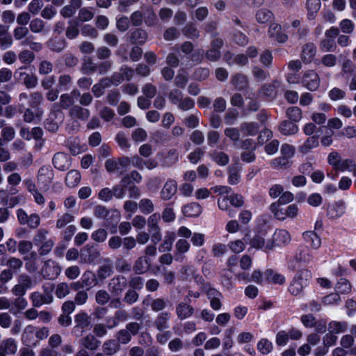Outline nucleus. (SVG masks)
I'll list each match as a JSON object with an SVG mask.
<instances>
[{
	"label": "nucleus",
	"mask_w": 356,
	"mask_h": 356,
	"mask_svg": "<svg viewBox=\"0 0 356 356\" xmlns=\"http://www.w3.org/2000/svg\"><path fill=\"white\" fill-rule=\"evenodd\" d=\"M129 186L128 177H123L119 184L114 186L112 188L113 197L117 199H123L125 197L126 191Z\"/></svg>",
	"instance_id": "25"
},
{
	"label": "nucleus",
	"mask_w": 356,
	"mask_h": 356,
	"mask_svg": "<svg viewBox=\"0 0 356 356\" xmlns=\"http://www.w3.org/2000/svg\"><path fill=\"white\" fill-rule=\"evenodd\" d=\"M302 82L308 90L314 91L319 87L320 78L314 70H309L305 72Z\"/></svg>",
	"instance_id": "6"
},
{
	"label": "nucleus",
	"mask_w": 356,
	"mask_h": 356,
	"mask_svg": "<svg viewBox=\"0 0 356 356\" xmlns=\"http://www.w3.org/2000/svg\"><path fill=\"white\" fill-rule=\"evenodd\" d=\"M70 293V285L67 282H60L55 287V295L59 299H63Z\"/></svg>",
	"instance_id": "44"
},
{
	"label": "nucleus",
	"mask_w": 356,
	"mask_h": 356,
	"mask_svg": "<svg viewBox=\"0 0 356 356\" xmlns=\"http://www.w3.org/2000/svg\"><path fill=\"white\" fill-rule=\"evenodd\" d=\"M94 17V13L91 8H81L78 13V19L81 22L90 21Z\"/></svg>",
	"instance_id": "52"
},
{
	"label": "nucleus",
	"mask_w": 356,
	"mask_h": 356,
	"mask_svg": "<svg viewBox=\"0 0 356 356\" xmlns=\"http://www.w3.org/2000/svg\"><path fill=\"white\" fill-rule=\"evenodd\" d=\"M178 319L182 321L190 318L194 313L193 307L186 302H179L175 309Z\"/></svg>",
	"instance_id": "12"
},
{
	"label": "nucleus",
	"mask_w": 356,
	"mask_h": 356,
	"mask_svg": "<svg viewBox=\"0 0 356 356\" xmlns=\"http://www.w3.org/2000/svg\"><path fill=\"white\" fill-rule=\"evenodd\" d=\"M81 343L86 348L95 350L100 346L101 341L94 334H88L82 339Z\"/></svg>",
	"instance_id": "28"
},
{
	"label": "nucleus",
	"mask_w": 356,
	"mask_h": 356,
	"mask_svg": "<svg viewBox=\"0 0 356 356\" xmlns=\"http://www.w3.org/2000/svg\"><path fill=\"white\" fill-rule=\"evenodd\" d=\"M348 328V323L345 321H332L328 324L329 332L334 334L345 332Z\"/></svg>",
	"instance_id": "38"
},
{
	"label": "nucleus",
	"mask_w": 356,
	"mask_h": 356,
	"mask_svg": "<svg viewBox=\"0 0 356 356\" xmlns=\"http://www.w3.org/2000/svg\"><path fill=\"white\" fill-rule=\"evenodd\" d=\"M341 161L342 158L339 152L332 151L328 154L327 162L335 170L339 171Z\"/></svg>",
	"instance_id": "47"
},
{
	"label": "nucleus",
	"mask_w": 356,
	"mask_h": 356,
	"mask_svg": "<svg viewBox=\"0 0 356 356\" xmlns=\"http://www.w3.org/2000/svg\"><path fill=\"white\" fill-rule=\"evenodd\" d=\"M232 83L236 88L243 90L248 86V81L246 76L244 74H236L232 76Z\"/></svg>",
	"instance_id": "43"
},
{
	"label": "nucleus",
	"mask_w": 356,
	"mask_h": 356,
	"mask_svg": "<svg viewBox=\"0 0 356 356\" xmlns=\"http://www.w3.org/2000/svg\"><path fill=\"white\" fill-rule=\"evenodd\" d=\"M319 46L321 49L325 52L332 51L336 47L334 40L327 37L321 41Z\"/></svg>",
	"instance_id": "62"
},
{
	"label": "nucleus",
	"mask_w": 356,
	"mask_h": 356,
	"mask_svg": "<svg viewBox=\"0 0 356 356\" xmlns=\"http://www.w3.org/2000/svg\"><path fill=\"white\" fill-rule=\"evenodd\" d=\"M127 285V281L124 277L117 276L111 280L108 288L112 294L118 296L126 289Z\"/></svg>",
	"instance_id": "10"
},
{
	"label": "nucleus",
	"mask_w": 356,
	"mask_h": 356,
	"mask_svg": "<svg viewBox=\"0 0 356 356\" xmlns=\"http://www.w3.org/2000/svg\"><path fill=\"white\" fill-rule=\"evenodd\" d=\"M16 297L17 298L11 302L12 308L10 311L14 314L24 310L28 305V302L24 297Z\"/></svg>",
	"instance_id": "40"
},
{
	"label": "nucleus",
	"mask_w": 356,
	"mask_h": 356,
	"mask_svg": "<svg viewBox=\"0 0 356 356\" xmlns=\"http://www.w3.org/2000/svg\"><path fill=\"white\" fill-rule=\"evenodd\" d=\"M257 348L261 354L266 355L272 351L273 343L266 339H262L257 343Z\"/></svg>",
	"instance_id": "56"
},
{
	"label": "nucleus",
	"mask_w": 356,
	"mask_h": 356,
	"mask_svg": "<svg viewBox=\"0 0 356 356\" xmlns=\"http://www.w3.org/2000/svg\"><path fill=\"white\" fill-rule=\"evenodd\" d=\"M138 208L141 213L144 214H149L153 212L154 205L150 199L143 198L139 201Z\"/></svg>",
	"instance_id": "46"
},
{
	"label": "nucleus",
	"mask_w": 356,
	"mask_h": 356,
	"mask_svg": "<svg viewBox=\"0 0 356 356\" xmlns=\"http://www.w3.org/2000/svg\"><path fill=\"white\" fill-rule=\"evenodd\" d=\"M150 265L149 259L145 256H142L136 261L134 269L137 274H142L149 268Z\"/></svg>",
	"instance_id": "31"
},
{
	"label": "nucleus",
	"mask_w": 356,
	"mask_h": 356,
	"mask_svg": "<svg viewBox=\"0 0 356 356\" xmlns=\"http://www.w3.org/2000/svg\"><path fill=\"white\" fill-rule=\"evenodd\" d=\"M0 348L6 355H14L17 352V344L14 339L8 338L1 343Z\"/></svg>",
	"instance_id": "35"
},
{
	"label": "nucleus",
	"mask_w": 356,
	"mask_h": 356,
	"mask_svg": "<svg viewBox=\"0 0 356 356\" xmlns=\"http://www.w3.org/2000/svg\"><path fill=\"white\" fill-rule=\"evenodd\" d=\"M191 245L185 238L179 239L175 243V259L177 261H181L184 256L190 250Z\"/></svg>",
	"instance_id": "11"
},
{
	"label": "nucleus",
	"mask_w": 356,
	"mask_h": 356,
	"mask_svg": "<svg viewBox=\"0 0 356 356\" xmlns=\"http://www.w3.org/2000/svg\"><path fill=\"white\" fill-rule=\"evenodd\" d=\"M54 173L52 170L47 167L42 166L40 168L38 173V183L41 186V188L47 191L52 181Z\"/></svg>",
	"instance_id": "5"
},
{
	"label": "nucleus",
	"mask_w": 356,
	"mask_h": 356,
	"mask_svg": "<svg viewBox=\"0 0 356 356\" xmlns=\"http://www.w3.org/2000/svg\"><path fill=\"white\" fill-rule=\"evenodd\" d=\"M168 302L167 299L161 298L154 299L150 303L151 309L154 312L163 311L167 307Z\"/></svg>",
	"instance_id": "55"
},
{
	"label": "nucleus",
	"mask_w": 356,
	"mask_h": 356,
	"mask_svg": "<svg viewBox=\"0 0 356 356\" xmlns=\"http://www.w3.org/2000/svg\"><path fill=\"white\" fill-rule=\"evenodd\" d=\"M278 81H275L271 84L265 85L263 87L262 92L264 95L273 97L276 94V89L280 86Z\"/></svg>",
	"instance_id": "63"
},
{
	"label": "nucleus",
	"mask_w": 356,
	"mask_h": 356,
	"mask_svg": "<svg viewBox=\"0 0 356 356\" xmlns=\"http://www.w3.org/2000/svg\"><path fill=\"white\" fill-rule=\"evenodd\" d=\"M121 348L119 342L116 339H109L106 340L102 345L103 353L108 356L117 353Z\"/></svg>",
	"instance_id": "20"
},
{
	"label": "nucleus",
	"mask_w": 356,
	"mask_h": 356,
	"mask_svg": "<svg viewBox=\"0 0 356 356\" xmlns=\"http://www.w3.org/2000/svg\"><path fill=\"white\" fill-rule=\"evenodd\" d=\"M279 130L284 135H293L298 131V127L293 122L284 120L280 124Z\"/></svg>",
	"instance_id": "33"
},
{
	"label": "nucleus",
	"mask_w": 356,
	"mask_h": 356,
	"mask_svg": "<svg viewBox=\"0 0 356 356\" xmlns=\"http://www.w3.org/2000/svg\"><path fill=\"white\" fill-rule=\"evenodd\" d=\"M176 234L174 232H166L163 243L159 245V250L161 252H168L172 250V244L175 240Z\"/></svg>",
	"instance_id": "24"
},
{
	"label": "nucleus",
	"mask_w": 356,
	"mask_h": 356,
	"mask_svg": "<svg viewBox=\"0 0 356 356\" xmlns=\"http://www.w3.org/2000/svg\"><path fill=\"white\" fill-rule=\"evenodd\" d=\"M341 72L343 76L356 75L355 65L350 59H346L342 63Z\"/></svg>",
	"instance_id": "49"
},
{
	"label": "nucleus",
	"mask_w": 356,
	"mask_h": 356,
	"mask_svg": "<svg viewBox=\"0 0 356 356\" xmlns=\"http://www.w3.org/2000/svg\"><path fill=\"white\" fill-rule=\"evenodd\" d=\"M61 272V268L56 263H46L42 268L44 276L49 280L57 277Z\"/></svg>",
	"instance_id": "18"
},
{
	"label": "nucleus",
	"mask_w": 356,
	"mask_h": 356,
	"mask_svg": "<svg viewBox=\"0 0 356 356\" xmlns=\"http://www.w3.org/2000/svg\"><path fill=\"white\" fill-rule=\"evenodd\" d=\"M316 54V45L312 42L305 44L302 47L301 58L307 63H310L314 58Z\"/></svg>",
	"instance_id": "19"
},
{
	"label": "nucleus",
	"mask_w": 356,
	"mask_h": 356,
	"mask_svg": "<svg viewBox=\"0 0 356 356\" xmlns=\"http://www.w3.org/2000/svg\"><path fill=\"white\" fill-rule=\"evenodd\" d=\"M319 145L318 137L317 136H312L298 147V151L302 154H307L313 149Z\"/></svg>",
	"instance_id": "16"
},
{
	"label": "nucleus",
	"mask_w": 356,
	"mask_h": 356,
	"mask_svg": "<svg viewBox=\"0 0 356 356\" xmlns=\"http://www.w3.org/2000/svg\"><path fill=\"white\" fill-rule=\"evenodd\" d=\"M209 156L219 165H225L229 161L228 155L223 152L215 150L210 153Z\"/></svg>",
	"instance_id": "42"
},
{
	"label": "nucleus",
	"mask_w": 356,
	"mask_h": 356,
	"mask_svg": "<svg viewBox=\"0 0 356 356\" xmlns=\"http://www.w3.org/2000/svg\"><path fill=\"white\" fill-rule=\"evenodd\" d=\"M177 184L175 180L169 179L164 184L160 192V197L163 200H170L177 193Z\"/></svg>",
	"instance_id": "9"
},
{
	"label": "nucleus",
	"mask_w": 356,
	"mask_h": 356,
	"mask_svg": "<svg viewBox=\"0 0 356 356\" xmlns=\"http://www.w3.org/2000/svg\"><path fill=\"white\" fill-rule=\"evenodd\" d=\"M286 115L291 122H299L302 118V111L297 106L289 107L286 110Z\"/></svg>",
	"instance_id": "51"
},
{
	"label": "nucleus",
	"mask_w": 356,
	"mask_h": 356,
	"mask_svg": "<svg viewBox=\"0 0 356 356\" xmlns=\"http://www.w3.org/2000/svg\"><path fill=\"white\" fill-rule=\"evenodd\" d=\"M273 17L271 11L266 8H261L256 13V19L259 23H266Z\"/></svg>",
	"instance_id": "54"
},
{
	"label": "nucleus",
	"mask_w": 356,
	"mask_h": 356,
	"mask_svg": "<svg viewBox=\"0 0 356 356\" xmlns=\"http://www.w3.org/2000/svg\"><path fill=\"white\" fill-rule=\"evenodd\" d=\"M250 244L252 248L257 249L264 248L266 252L273 248V242H271L270 240L266 241L263 236L259 235L255 236L251 239Z\"/></svg>",
	"instance_id": "17"
},
{
	"label": "nucleus",
	"mask_w": 356,
	"mask_h": 356,
	"mask_svg": "<svg viewBox=\"0 0 356 356\" xmlns=\"http://www.w3.org/2000/svg\"><path fill=\"white\" fill-rule=\"evenodd\" d=\"M110 294L104 289H100L95 293V300L98 305H104L110 300Z\"/></svg>",
	"instance_id": "60"
},
{
	"label": "nucleus",
	"mask_w": 356,
	"mask_h": 356,
	"mask_svg": "<svg viewBox=\"0 0 356 356\" xmlns=\"http://www.w3.org/2000/svg\"><path fill=\"white\" fill-rule=\"evenodd\" d=\"M74 321L76 327L86 329L91 327V317L86 312H79L76 314Z\"/></svg>",
	"instance_id": "27"
},
{
	"label": "nucleus",
	"mask_w": 356,
	"mask_h": 356,
	"mask_svg": "<svg viewBox=\"0 0 356 356\" xmlns=\"http://www.w3.org/2000/svg\"><path fill=\"white\" fill-rule=\"evenodd\" d=\"M273 248L275 246H285L291 242V237L289 232L284 229H276L273 234L272 239Z\"/></svg>",
	"instance_id": "7"
},
{
	"label": "nucleus",
	"mask_w": 356,
	"mask_h": 356,
	"mask_svg": "<svg viewBox=\"0 0 356 356\" xmlns=\"http://www.w3.org/2000/svg\"><path fill=\"white\" fill-rule=\"evenodd\" d=\"M270 210L275 218L283 221L287 218H296L298 216L299 209L296 204H292L285 208H282L279 205V203H273L270 206Z\"/></svg>",
	"instance_id": "2"
},
{
	"label": "nucleus",
	"mask_w": 356,
	"mask_h": 356,
	"mask_svg": "<svg viewBox=\"0 0 356 356\" xmlns=\"http://www.w3.org/2000/svg\"><path fill=\"white\" fill-rule=\"evenodd\" d=\"M147 38V33L143 29H137L131 33V39L133 43L143 44Z\"/></svg>",
	"instance_id": "48"
},
{
	"label": "nucleus",
	"mask_w": 356,
	"mask_h": 356,
	"mask_svg": "<svg viewBox=\"0 0 356 356\" xmlns=\"http://www.w3.org/2000/svg\"><path fill=\"white\" fill-rule=\"evenodd\" d=\"M160 156V154H158ZM161 165L164 168H170L179 161V152L175 149H170L165 155L161 154Z\"/></svg>",
	"instance_id": "15"
},
{
	"label": "nucleus",
	"mask_w": 356,
	"mask_h": 356,
	"mask_svg": "<svg viewBox=\"0 0 356 356\" xmlns=\"http://www.w3.org/2000/svg\"><path fill=\"white\" fill-rule=\"evenodd\" d=\"M115 140L122 150H128L131 147L127 136L124 132H119L115 136Z\"/></svg>",
	"instance_id": "58"
},
{
	"label": "nucleus",
	"mask_w": 356,
	"mask_h": 356,
	"mask_svg": "<svg viewBox=\"0 0 356 356\" xmlns=\"http://www.w3.org/2000/svg\"><path fill=\"white\" fill-rule=\"evenodd\" d=\"M312 278V273L307 269H301L298 271L293 278L289 286V293L295 296H301L303 295V290L309 284Z\"/></svg>",
	"instance_id": "1"
},
{
	"label": "nucleus",
	"mask_w": 356,
	"mask_h": 356,
	"mask_svg": "<svg viewBox=\"0 0 356 356\" xmlns=\"http://www.w3.org/2000/svg\"><path fill=\"white\" fill-rule=\"evenodd\" d=\"M296 261L305 264H309L314 262V257L309 249L300 250L299 252L296 255Z\"/></svg>",
	"instance_id": "37"
},
{
	"label": "nucleus",
	"mask_w": 356,
	"mask_h": 356,
	"mask_svg": "<svg viewBox=\"0 0 356 356\" xmlns=\"http://www.w3.org/2000/svg\"><path fill=\"white\" fill-rule=\"evenodd\" d=\"M182 213L188 217H197L202 213V207L197 202H191L182 207Z\"/></svg>",
	"instance_id": "23"
},
{
	"label": "nucleus",
	"mask_w": 356,
	"mask_h": 356,
	"mask_svg": "<svg viewBox=\"0 0 356 356\" xmlns=\"http://www.w3.org/2000/svg\"><path fill=\"white\" fill-rule=\"evenodd\" d=\"M44 22L41 19L35 18L31 21L29 29L31 32L38 33L44 30Z\"/></svg>",
	"instance_id": "64"
},
{
	"label": "nucleus",
	"mask_w": 356,
	"mask_h": 356,
	"mask_svg": "<svg viewBox=\"0 0 356 356\" xmlns=\"http://www.w3.org/2000/svg\"><path fill=\"white\" fill-rule=\"evenodd\" d=\"M53 164L56 168L59 170H65L70 165V157L67 154L58 152L53 158Z\"/></svg>",
	"instance_id": "13"
},
{
	"label": "nucleus",
	"mask_w": 356,
	"mask_h": 356,
	"mask_svg": "<svg viewBox=\"0 0 356 356\" xmlns=\"http://www.w3.org/2000/svg\"><path fill=\"white\" fill-rule=\"evenodd\" d=\"M81 181V175L76 170H70L67 172L65 177L66 185L70 188L75 187Z\"/></svg>",
	"instance_id": "39"
},
{
	"label": "nucleus",
	"mask_w": 356,
	"mask_h": 356,
	"mask_svg": "<svg viewBox=\"0 0 356 356\" xmlns=\"http://www.w3.org/2000/svg\"><path fill=\"white\" fill-rule=\"evenodd\" d=\"M74 220V216L72 214L70 213H65L61 216H58L56 226L58 229H62L66 225L73 222Z\"/></svg>",
	"instance_id": "53"
},
{
	"label": "nucleus",
	"mask_w": 356,
	"mask_h": 356,
	"mask_svg": "<svg viewBox=\"0 0 356 356\" xmlns=\"http://www.w3.org/2000/svg\"><path fill=\"white\" fill-rule=\"evenodd\" d=\"M161 220V216L158 213H152L149 216L147 220V226L149 231L161 229L159 222Z\"/></svg>",
	"instance_id": "59"
},
{
	"label": "nucleus",
	"mask_w": 356,
	"mask_h": 356,
	"mask_svg": "<svg viewBox=\"0 0 356 356\" xmlns=\"http://www.w3.org/2000/svg\"><path fill=\"white\" fill-rule=\"evenodd\" d=\"M79 22L76 21H70L66 29V37L70 40L76 38L79 34Z\"/></svg>",
	"instance_id": "45"
},
{
	"label": "nucleus",
	"mask_w": 356,
	"mask_h": 356,
	"mask_svg": "<svg viewBox=\"0 0 356 356\" xmlns=\"http://www.w3.org/2000/svg\"><path fill=\"white\" fill-rule=\"evenodd\" d=\"M44 293H41L38 291L32 293L30 296V298L32 302V305L34 307H40L43 305H48L53 302L54 297L51 293L52 289H47L43 286Z\"/></svg>",
	"instance_id": "3"
},
{
	"label": "nucleus",
	"mask_w": 356,
	"mask_h": 356,
	"mask_svg": "<svg viewBox=\"0 0 356 356\" xmlns=\"http://www.w3.org/2000/svg\"><path fill=\"white\" fill-rule=\"evenodd\" d=\"M326 215L330 220H336L344 215L346 210V205L344 201H334L327 206Z\"/></svg>",
	"instance_id": "4"
},
{
	"label": "nucleus",
	"mask_w": 356,
	"mask_h": 356,
	"mask_svg": "<svg viewBox=\"0 0 356 356\" xmlns=\"http://www.w3.org/2000/svg\"><path fill=\"white\" fill-rule=\"evenodd\" d=\"M78 95H80L79 91L74 90L71 92V93H65L61 95L60 97V106L64 109L69 108L73 106L74 104V97Z\"/></svg>",
	"instance_id": "22"
},
{
	"label": "nucleus",
	"mask_w": 356,
	"mask_h": 356,
	"mask_svg": "<svg viewBox=\"0 0 356 356\" xmlns=\"http://www.w3.org/2000/svg\"><path fill=\"white\" fill-rule=\"evenodd\" d=\"M170 316V313L168 312H163L158 314L154 324L159 332H162L170 327L169 321Z\"/></svg>",
	"instance_id": "14"
},
{
	"label": "nucleus",
	"mask_w": 356,
	"mask_h": 356,
	"mask_svg": "<svg viewBox=\"0 0 356 356\" xmlns=\"http://www.w3.org/2000/svg\"><path fill=\"white\" fill-rule=\"evenodd\" d=\"M47 46L51 51L60 52L65 48L66 41L65 39L52 38L47 42Z\"/></svg>",
	"instance_id": "34"
},
{
	"label": "nucleus",
	"mask_w": 356,
	"mask_h": 356,
	"mask_svg": "<svg viewBox=\"0 0 356 356\" xmlns=\"http://www.w3.org/2000/svg\"><path fill=\"white\" fill-rule=\"evenodd\" d=\"M129 316L127 313L124 309H118L115 312L114 317L113 319L107 320V323H111V325H108L109 329H113L117 327L120 322H124L129 319Z\"/></svg>",
	"instance_id": "26"
},
{
	"label": "nucleus",
	"mask_w": 356,
	"mask_h": 356,
	"mask_svg": "<svg viewBox=\"0 0 356 356\" xmlns=\"http://www.w3.org/2000/svg\"><path fill=\"white\" fill-rule=\"evenodd\" d=\"M188 81V74L184 70L178 72L175 79V84L177 87L184 88Z\"/></svg>",
	"instance_id": "50"
},
{
	"label": "nucleus",
	"mask_w": 356,
	"mask_h": 356,
	"mask_svg": "<svg viewBox=\"0 0 356 356\" xmlns=\"http://www.w3.org/2000/svg\"><path fill=\"white\" fill-rule=\"evenodd\" d=\"M240 129L245 136H255L259 131V125L254 122H246L241 124Z\"/></svg>",
	"instance_id": "36"
},
{
	"label": "nucleus",
	"mask_w": 356,
	"mask_h": 356,
	"mask_svg": "<svg viewBox=\"0 0 356 356\" xmlns=\"http://www.w3.org/2000/svg\"><path fill=\"white\" fill-rule=\"evenodd\" d=\"M43 115V111L39 108L34 113L31 109L26 108L24 114V120L26 122H33L35 120H40Z\"/></svg>",
	"instance_id": "41"
},
{
	"label": "nucleus",
	"mask_w": 356,
	"mask_h": 356,
	"mask_svg": "<svg viewBox=\"0 0 356 356\" xmlns=\"http://www.w3.org/2000/svg\"><path fill=\"white\" fill-rule=\"evenodd\" d=\"M116 341L119 344H127L131 340V335L129 332L124 329H121L115 334Z\"/></svg>",
	"instance_id": "57"
},
{
	"label": "nucleus",
	"mask_w": 356,
	"mask_h": 356,
	"mask_svg": "<svg viewBox=\"0 0 356 356\" xmlns=\"http://www.w3.org/2000/svg\"><path fill=\"white\" fill-rule=\"evenodd\" d=\"M81 281L87 289L96 286L98 283L96 275L91 270H86L81 276Z\"/></svg>",
	"instance_id": "32"
},
{
	"label": "nucleus",
	"mask_w": 356,
	"mask_h": 356,
	"mask_svg": "<svg viewBox=\"0 0 356 356\" xmlns=\"http://www.w3.org/2000/svg\"><path fill=\"white\" fill-rule=\"evenodd\" d=\"M69 114L73 118L85 120L88 118L90 111L87 108H82L79 105H75L70 108Z\"/></svg>",
	"instance_id": "29"
},
{
	"label": "nucleus",
	"mask_w": 356,
	"mask_h": 356,
	"mask_svg": "<svg viewBox=\"0 0 356 356\" xmlns=\"http://www.w3.org/2000/svg\"><path fill=\"white\" fill-rule=\"evenodd\" d=\"M222 45L223 41L221 39H213L211 42V48L206 52V58L211 61H217L220 58Z\"/></svg>",
	"instance_id": "8"
},
{
	"label": "nucleus",
	"mask_w": 356,
	"mask_h": 356,
	"mask_svg": "<svg viewBox=\"0 0 356 356\" xmlns=\"http://www.w3.org/2000/svg\"><path fill=\"white\" fill-rule=\"evenodd\" d=\"M305 241L309 243L311 247L314 249H318L321 245V238L314 231H308L303 233Z\"/></svg>",
	"instance_id": "30"
},
{
	"label": "nucleus",
	"mask_w": 356,
	"mask_h": 356,
	"mask_svg": "<svg viewBox=\"0 0 356 356\" xmlns=\"http://www.w3.org/2000/svg\"><path fill=\"white\" fill-rule=\"evenodd\" d=\"M321 6L320 0H307L305 7L307 10V19L314 20Z\"/></svg>",
	"instance_id": "21"
},
{
	"label": "nucleus",
	"mask_w": 356,
	"mask_h": 356,
	"mask_svg": "<svg viewBox=\"0 0 356 356\" xmlns=\"http://www.w3.org/2000/svg\"><path fill=\"white\" fill-rule=\"evenodd\" d=\"M110 261L109 259H107ZM112 273V266L111 262L104 264L99 267L97 270V276L101 280H104L108 277Z\"/></svg>",
	"instance_id": "61"
}]
</instances>
